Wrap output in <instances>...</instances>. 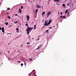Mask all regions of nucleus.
I'll return each instance as SVG.
<instances>
[{"label": "nucleus", "instance_id": "nucleus-17", "mask_svg": "<svg viewBox=\"0 0 76 76\" xmlns=\"http://www.w3.org/2000/svg\"><path fill=\"white\" fill-rule=\"evenodd\" d=\"M4 10H2L1 11V13H4Z\"/></svg>", "mask_w": 76, "mask_h": 76}, {"label": "nucleus", "instance_id": "nucleus-14", "mask_svg": "<svg viewBox=\"0 0 76 76\" xmlns=\"http://www.w3.org/2000/svg\"><path fill=\"white\" fill-rule=\"evenodd\" d=\"M4 24H6V25H7L9 24V23H8L6 22L4 23Z\"/></svg>", "mask_w": 76, "mask_h": 76}, {"label": "nucleus", "instance_id": "nucleus-12", "mask_svg": "<svg viewBox=\"0 0 76 76\" xmlns=\"http://www.w3.org/2000/svg\"><path fill=\"white\" fill-rule=\"evenodd\" d=\"M19 12H20V13H22V11L20 10V9L19 8Z\"/></svg>", "mask_w": 76, "mask_h": 76}, {"label": "nucleus", "instance_id": "nucleus-20", "mask_svg": "<svg viewBox=\"0 0 76 76\" xmlns=\"http://www.w3.org/2000/svg\"><path fill=\"white\" fill-rule=\"evenodd\" d=\"M8 18L9 19H10V16L8 15Z\"/></svg>", "mask_w": 76, "mask_h": 76}, {"label": "nucleus", "instance_id": "nucleus-19", "mask_svg": "<svg viewBox=\"0 0 76 76\" xmlns=\"http://www.w3.org/2000/svg\"><path fill=\"white\" fill-rule=\"evenodd\" d=\"M67 12H68V10H66L65 12V13H67Z\"/></svg>", "mask_w": 76, "mask_h": 76}, {"label": "nucleus", "instance_id": "nucleus-16", "mask_svg": "<svg viewBox=\"0 0 76 76\" xmlns=\"http://www.w3.org/2000/svg\"><path fill=\"white\" fill-rule=\"evenodd\" d=\"M36 28V25H34V29H35Z\"/></svg>", "mask_w": 76, "mask_h": 76}, {"label": "nucleus", "instance_id": "nucleus-43", "mask_svg": "<svg viewBox=\"0 0 76 76\" xmlns=\"http://www.w3.org/2000/svg\"><path fill=\"white\" fill-rule=\"evenodd\" d=\"M6 13H8V14H9V13L7 12Z\"/></svg>", "mask_w": 76, "mask_h": 76}, {"label": "nucleus", "instance_id": "nucleus-35", "mask_svg": "<svg viewBox=\"0 0 76 76\" xmlns=\"http://www.w3.org/2000/svg\"><path fill=\"white\" fill-rule=\"evenodd\" d=\"M15 15V16H18V14H16Z\"/></svg>", "mask_w": 76, "mask_h": 76}, {"label": "nucleus", "instance_id": "nucleus-24", "mask_svg": "<svg viewBox=\"0 0 76 76\" xmlns=\"http://www.w3.org/2000/svg\"><path fill=\"white\" fill-rule=\"evenodd\" d=\"M17 62H18V63H20V61H17Z\"/></svg>", "mask_w": 76, "mask_h": 76}, {"label": "nucleus", "instance_id": "nucleus-8", "mask_svg": "<svg viewBox=\"0 0 76 76\" xmlns=\"http://www.w3.org/2000/svg\"><path fill=\"white\" fill-rule=\"evenodd\" d=\"M37 8H40V7H41L40 6L38 5H37Z\"/></svg>", "mask_w": 76, "mask_h": 76}, {"label": "nucleus", "instance_id": "nucleus-33", "mask_svg": "<svg viewBox=\"0 0 76 76\" xmlns=\"http://www.w3.org/2000/svg\"><path fill=\"white\" fill-rule=\"evenodd\" d=\"M31 60H32V58H31V59H29V60H30V61H31Z\"/></svg>", "mask_w": 76, "mask_h": 76}, {"label": "nucleus", "instance_id": "nucleus-37", "mask_svg": "<svg viewBox=\"0 0 76 76\" xmlns=\"http://www.w3.org/2000/svg\"><path fill=\"white\" fill-rule=\"evenodd\" d=\"M63 13L62 12H61V14H62Z\"/></svg>", "mask_w": 76, "mask_h": 76}, {"label": "nucleus", "instance_id": "nucleus-45", "mask_svg": "<svg viewBox=\"0 0 76 76\" xmlns=\"http://www.w3.org/2000/svg\"><path fill=\"white\" fill-rule=\"evenodd\" d=\"M8 59H9V60H10V58H9Z\"/></svg>", "mask_w": 76, "mask_h": 76}, {"label": "nucleus", "instance_id": "nucleus-18", "mask_svg": "<svg viewBox=\"0 0 76 76\" xmlns=\"http://www.w3.org/2000/svg\"><path fill=\"white\" fill-rule=\"evenodd\" d=\"M51 18H50V20H49V22L50 23L51 22Z\"/></svg>", "mask_w": 76, "mask_h": 76}, {"label": "nucleus", "instance_id": "nucleus-41", "mask_svg": "<svg viewBox=\"0 0 76 76\" xmlns=\"http://www.w3.org/2000/svg\"><path fill=\"white\" fill-rule=\"evenodd\" d=\"M49 28H51V27H49Z\"/></svg>", "mask_w": 76, "mask_h": 76}, {"label": "nucleus", "instance_id": "nucleus-36", "mask_svg": "<svg viewBox=\"0 0 76 76\" xmlns=\"http://www.w3.org/2000/svg\"><path fill=\"white\" fill-rule=\"evenodd\" d=\"M59 15V12H58V15Z\"/></svg>", "mask_w": 76, "mask_h": 76}, {"label": "nucleus", "instance_id": "nucleus-46", "mask_svg": "<svg viewBox=\"0 0 76 76\" xmlns=\"http://www.w3.org/2000/svg\"><path fill=\"white\" fill-rule=\"evenodd\" d=\"M9 34H10V33H9Z\"/></svg>", "mask_w": 76, "mask_h": 76}, {"label": "nucleus", "instance_id": "nucleus-34", "mask_svg": "<svg viewBox=\"0 0 76 76\" xmlns=\"http://www.w3.org/2000/svg\"><path fill=\"white\" fill-rule=\"evenodd\" d=\"M63 17V16H61L60 17V18H61Z\"/></svg>", "mask_w": 76, "mask_h": 76}, {"label": "nucleus", "instance_id": "nucleus-25", "mask_svg": "<svg viewBox=\"0 0 76 76\" xmlns=\"http://www.w3.org/2000/svg\"><path fill=\"white\" fill-rule=\"evenodd\" d=\"M63 18H66V16H64L62 17Z\"/></svg>", "mask_w": 76, "mask_h": 76}, {"label": "nucleus", "instance_id": "nucleus-3", "mask_svg": "<svg viewBox=\"0 0 76 76\" xmlns=\"http://www.w3.org/2000/svg\"><path fill=\"white\" fill-rule=\"evenodd\" d=\"M0 30H2V32L4 34V27H3L1 28V27L0 26Z\"/></svg>", "mask_w": 76, "mask_h": 76}, {"label": "nucleus", "instance_id": "nucleus-15", "mask_svg": "<svg viewBox=\"0 0 76 76\" xmlns=\"http://www.w3.org/2000/svg\"><path fill=\"white\" fill-rule=\"evenodd\" d=\"M49 30L48 29L46 31V32L47 33H48H48H49V32H48V31H49Z\"/></svg>", "mask_w": 76, "mask_h": 76}, {"label": "nucleus", "instance_id": "nucleus-48", "mask_svg": "<svg viewBox=\"0 0 76 76\" xmlns=\"http://www.w3.org/2000/svg\"><path fill=\"white\" fill-rule=\"evenodd\" d=\"M22 45H22V46H22Z\"/></svg>", "mask_w": 76, "mask_h": 76}, {"label": "nucleus", "instance_id": "nucleus-53", "mask_svg": "<svg viewBox=\"0 0 76 76\" xmlns=\"http://www.w3.org/2000/svg\"><path fill=\"white\" fill-rule=\"evenodd\" d=\"M58 4V5H59V4Z\"/></svg>", "mask_w": 76, "mask_h": 76}, {"label": "nucleus", "instance_id": "nucleus-54", "mask_svg": "<svg viewBox=\"0 0 76 76\" xmlns=\"http://www.w3.org/2000/svg\"><path fill=\"white\" fill-rule=\"evenodd\" d=\"M8 52H9V51H8Z\"/></svg>", "mask_w": 76, "mask_h": 76}, {"label": "nucleus", "instance_id": "nucleus-38", "mask_svg": "<svg viewBox=\"0 0 76 76\" xmlns=\"http://www.w3.org/2000/svg\"><path fill=\"white\" fill-rule=\"evenodd\" d=\"M39 39H38V41H39Z\"/></svg>", "mask_w": 76, "mask_h": 76}, {"label": "nucleus", "instance_id": "nucleus-27", "mask_svg": "<svg viewBox=\"0 0 76 76\" xmlns=\"http://www.w3.org/2000/svg\"><path fill=\"white\" fill-rule=\"evenodd\" d=\"M17 31H19V28H17L16 29Z\"/></svg>", "mask_w": 76, "mask_h": 76}, {"label": "nucleus", "instance_id": "nucleus-28", "mask_svg": "<svg viewBox=\"0 0 76 76\" xmlns=\"http://www.w3.org/2000/svg\"><path fill=\"white\" fill-rule=\"evenodd\" d=\"M69 4H70L69 3V4H67V6H68L69 5Z\"/></svg>", "mask_w": 76, "mask_h": 76}, {"label": "nucleus", "instance_id": "nucleus-30", "mask_svg": "<svg viewBox=\"0 0 76 76\" xmlns=\"http://www.w3.org/2000/svg\"><path fill=\"white\" fill-rule=\"evenodd\" d=\"M50 23H50V22H48V25H50Z\"/></svg>", "mask_w": 76, "mask_h": 76}, {"label": "nucleus", "instance_id": "nucleus-13", "mask_svg": "<svg viewBox=\"0 0 76 76\" xmlns=\"http://www.w3.org/2000/svg\"><path fill=\"white\" fill-rule=\"evenodd\" d=\"M67 16H68V17H69L70 16V14H69V12H68L67 14Z\"/></svg>", "mask_w": 76, "mask_h": 76}, {"label": "nucleus", "instance_id": "nucleus-47", "mask_svg": "<svg viewBox=\"0 0 76 76\" xmlns=\"http://www.w3.org/2000/svg\"><path fill=\"white\" fill-rule=\"evenodd\" d=\"M29 38V37H28V38Z\"/></svg>", "mask_w": 76, "mask_h": 76}, {"label": "nucleus", "instance_id": "nucleus-42", "mask_svg": "<svg viewBox=\"0 0 76 76\" xmlns=\"http://www.w3.org/2000/svg\"><path fill=\"white\" fill-rule=\"evenodd\" d=\"M50 1H51V0H49Z\"/></svg>", "mask_w": 76, "mask_h": 76}, {"label": "nucleus", "instance_id": "nucleus-29", "mask_svg": "<svg viewBox=\"0 0 76 76\" xmlns=\"http://www.w3.org/2000/svg\"><path fill=\"white\" fill-rule=\"evenodd\" d=\"M7 10H10V9L9 8H8L7 9Z\"/></svg>", "mask_w": 76, "mask_h": 76}, {"label": "nucleus", "instance_id": "nucleus-56", "mask_svg": "<svg viewBox=\"0 0 76 76\" xmlns=\"http://www.w3.org/2000/svg\"><path fill=\"white\" fill-rule=\"evenodd\" d=\"M28 0V1H29V0Z\"/></svg>", "mask_w": 76, "mask_h": 76}, {"label": "nucleus", "instance_id": "nucleus-21", "mask_svg": "<svg viewBox=\"0 0 76 76\" xmlns=\"http://www.w3.org/2000/svg\"><path fill=\"white\" fill-rule=\"evenodd\" d=\"M62 6H63V7H64V6H65V4H63Z\"/></svg>", "mask_w": 76, "mask_h": 76}, {"label": "nucleus", "instance_id": "nucleus-2", "mask_svg": "<svg viewBox=\"0 0 76 76\" xmlns=\"http://www.w3.org/2000/svg\"><path fill=\"white\" fill-rule=\"evenodd\" d=\"M36 71L35 70H33V72H31L30 74H29L28 76H34V75H35V74H36Z\"/></svg>", "mask_w": 76, "mask_h": 76}, {"label": "nucleus", "instance_id": "nucleus-9", "mask_svg": "<svg viewBox=\"0 0 76 76\" xmlns=\"http://www.w3.org/2000/svg\"><path fill=\"white\" fill-rule=\"evenodd\" d=\"M38 9H37L36 10L35 12H36V13H37V12H38Z\"/></svg>", "mask_w": 76, "mask_h": 76}, {"label": "nucleus", "instance_id": "nucleus-49", "mask_svg": "<svg viewBox=\"0 0 76 76\" xmlns=\"http://www.w3.org/2000/svg\"><path fill=\"white\" fill-rule=\"evenodd\" d=\"M43 21H44V20L43 19Z\"/></svg>", "mask_w": 76, "mask_h": 76}, {"label": "nucleus", "instance_id": "nucleus-44", "mask_svg": "<svg viewBox=\"0 0 76 76\" xmlns=\"http://www.w3.org/2000/svg\"><path fill=\"white\" fill-rule=\"evenodd\" d=\"M32 39H34V38H32Z\"/></svg>", "mask_w": 76, "mask_h": 76}, {"label": "nucleus", "instance_id": "nucleus-26", "mask_svg": "<svg viewBox=\"0 0 76 76\" xmlns=\"http://www.w3.org/2000/svg\"><path fill=\"white\" fill-rule=\"evenodd\" d=\"M42 46V45H39V47H41Z\"/></svg>", "mask_w": 76, "mask_h": 76}, {"label": "nucleus", "instance_id": "nucleus-4", "mask_svg": "<svg viewBox=\"0 0 76 76\" xmlns=\"http://www.w3.org/2000/svg\"><path fill=\"white\" fill-rule=\"evenodd\" d=\"M44 26H48V20H45Z\"/></svg>", "mask_w": 76, "mask_h": 76}, {"label": "nucleus", "instance_id": "nucleus-6", "mask_svg": "<svg viewBox=\"0 0 76 76\" xmlns=\"http://www.w3.org/2000/svg\"><path fill=\"white\" fill-rule=\"evenodd\" d=\"M26 17L27 18V21H29V15H27L26 16Z\"/></svg>", "mask_w": 76, "mask_h": 76}, {"label": "nucleus", "instance_id": "nucleus-52", "mask_svg": "<svg viewBox=\"0 0 76 76\" xmlns=\"http://www.w3.org/2000/svg\"><path fill=\"white\" fill-rule=\"evenodd\" d=\"M1 4V3H0V5Z\"/></svg>", "mask_w": 76, "mask_h": 76}, {"label": "nucleus", "instance_id": "nucleus-51", "mask_svg": "<svg viewBox=\"0 0 76 76\" xmlns=\"http://www.w3.org/2000/svg\"><path fill=\"white\" fill-rule=\"evenodd\" d=\"M9 44H10V43H9Z\"/></svg>", "mask_w": 76, "mask_h": 76}, {"label": "nucleus", "instance_id": "nucleus-5", "mask_svg": "<svg viewBox=\"0 0 76 76\" xmlns=\"http://www.w3.org/2000/svg\"><path fill=\"white\" fill-rule=\"evenodd\" d=\"M51 12H48V13H47V17H48V16H49V15H50L51 14Z\"/></svg>", "mask_w": 76, "mask_h": 76}, {"label": "nucleus", "instance_id": "nucleus-1", "mask_svg": "<svg viewBox=\"0 0 76 76\" xmlns=\"http://www.w3.org/2000/svg\"><path fill=\"white\" fill-rule=\"evenodd\" d=\"M25 25L26 26H27V27L26 29L27 34V35H29V32H31V30H32V29H33V27H29V26H28V23L26 24Z\"/></svg>", "mask_w": 76, "mask_h": 76}, {"label": "nucleus", "instance_id": "nucleus-55", "mask_svg": "<svg viewBox=\"0 0 76 76\" xmlns=\"http://www.w3.org/2000/svg\"><path fill=\"white\" fill-rule=\"evenodd\" d=\"M1 55V54H0V56Z\"/></svg>", "mask_w": 76, "mask_h": 76}, {"label": "nucleus", "instance_id": "nucleus-23", "mask_svg": "<svg viewBox=\"0 0 76 76\" xmlns=\"http://www.w3.org/2000/svg\"><path fill=\"white\" fill-rule=\"evenodd\" d=\"M27 44H30V42H27Z\"/></svg>", "mask_w": 76, "mask_h": 76}, {"label": "nucleus", "instance_id": "nucleus-10", "mask_svg": "<svg viewBox=\"0 0 76 76\" xmlns=\"http://www.w3.org/2000/svg\"><path fill=\"white\" fill-rule=\"evenodd\" d=\"M45 12L43 11V12L42 13V15H43L44 14H45Z\"/></svg>", "mask_w": 76, "mask_h": 76}, {"label": "nucleus", "instance_id": "nucleus-22", "mask_svg": "<svg viewBox=\"0 0 76 76\" xmlns=\"http://www.w3.org/2000/svg\"><path fill=\"white\" fill-rule=\"evenodd\" d=\"M23 64H21V67H22V66H23Z\"/></svg>", "mask_w": 76, "mask_h": 76}, {"label": "nucleus", "instance_id": "nucleus-32", "mask_svg": "<svg viewBox=\"0 0 76 76\" xmlns=\"http://www.w3.org/2000/svg\"><path fill=\"white\" fill-rule=\"evenodd\" d=\"M21 9H23V6H21Z\"/></svg>", "mask_w": 76, "mask_h": 76}, {"label": "nucleus", "instance_id": "nucleus-31", "mask_svg": "<svg viewBox=\"0 0 76 76\" xmlns=\"http://www.w3.org/2000/svg\"><path fill=\"white\" fill-rule=\"evenodd\" d=\"M15 23H18V21H16L15 22Z\"/></svg>", "mask_w": 76, "mask_h": 76}, {"label": "nucleus", "instance_id": "nucleus-39", "mask_svg": "<svg viewBox=\"0 0 76 76\" xmlns=\"http://www.w3.org/2000/svg\"><path fill=\"white\" fill-rule=\"evenodd\" d=\"M26 23H27H27H28V22H26Z\"/></svg>", "mask_w": 76, "mask_h": 76}, {"label": "nucleus", "instance_id": "nucleus-11", "mask_svg": "<svg viewBox=\"0 0 76 76\" xmlns=\"http://www.w3.org/2000/svg\"><path fill=\"white\" fill-rule=\"evenodd\" d=\"M38 48H36V50H39V46H38Z\"/></svg>", "mask_w": 76, "mask_h": 76}, {"label": "nucleus", "instance_id": "nucleus-50", "mask_svg": "<svg viewBox=\"0 0 76 76\" xmlns=\"http://www.w3.org/2000/svg\"><path fill=\"white\" fill-rule=\"evenodd\" d=\"M3 64V63H2V64Z\"/></svg>", "mask_w": 76, "mask_h": 76}, {"label": "nucleus", "instance_id": "nucleus-40", "mask_svg": "<svg viewBox=\"0 0 76 76\" xmlns=\"http://www.w3.org/2000/svg\"><path fill=\"white\" fill-rule=\"evenodd\" d=\"M6 20H6V19H5V21H6Z\"/></svg>", "mask_w": 76, "mask_h": 76}, {"label": "nucleus", "instance_id": "nucleus-7", "mask_svg": "<svg viewBox=\"0 0 76 76\" xmlns=\"http://www.w3.org/2000/svg\"><path fill=\"white\" fill-rule=\"evenodd\" d=\"M54 1H57V2H60V0H53Z\"/></svg>", "mask_w": 76, "mask_h": 76}]
</instances>
